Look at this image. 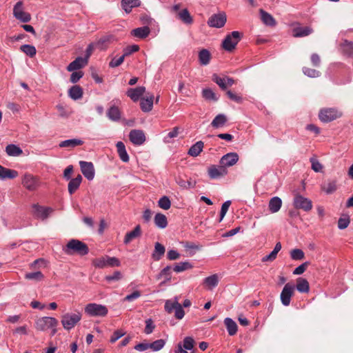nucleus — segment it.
<instances>
[{"mask_svg": "<svg viewBox=\"0 0 353 353\" xmlns=\"http://www.w3.org/2000/svg\"><path fill=\"white\" fill-rule=\"evenodd\" d=\"M310 265V263L309 261H306L297 268H296L294 271L293 274L295 275H300L302 274L307 268V267Z\"/></svg>", "mask_w": 353, "mask_h": 353, "instance_id": "obj_55", "label": "nucleus"}, {"mask_svg": "<svg viewBox=\"0 0 353 353\" xmlns=\"http://www.w3.org/2000/svg\"><path fill=\"white\" fill-rule=\"evenodd\" d=\"M155 225L161 229H164L168 225V220L165 215L162 213H157L154 219Z\"/></svg>", "mask_w": 353, "mask_h": 353, "instance_id": "obj_30", "label": "nucleus"}, {"mask_svg": "<svg viewBox=\"0 0 353 353\" xmlns=\"http://www.w3.org/2000/svg\"><path fill=\"white\" fill-rule=\"evenodd\" d=\"M241 34L238 31H233L228 34L222 42L223 48L228 51L232 52L235 49L237 43L240 41Z\"/></svg>", "mask_w": 353, "mask_h": 353, "instance_id": "obj_2", "label": "nucleus"}, {"mask_svg": "<svg viewBox=\"0 0 353 353\" xmlns=\"http://www.w3.org/2000/svg\"><path fill=\"white\" fill-rule=\"evenodd\" d=\"M88 63L87 59L82 57H77L75 60L72 61L67 67V70L70 72L74 71L82 68Z\"/></svg>", "mask_w": 353, "mask_h": 353, "instance_id": "obj_18", "label": "nucleus"}, {"mask_svg": "<svg viewBox=\"0 0 353 353\" xmlns=\"http://www.w3.org/2000/svg\"><path fill=\"white\" fill-rule=\"evenodd\" d=\"M82 176L78 174L74 179H72L68 183V192L70 195L74 194L75 191L79 188L82 181Z\"/></svg>", "mask_w": 353, "mask_h": 353, "instance_id": "obj_23", "label": "nucleus"}, {"mask_svg": "<svg viewBox=\"0 0 353 353\" xmlns=\"http://www.w3.org/2000/svg\"><path fill=\"white\" fill-rule=\"evenodd\" d=\"M15 18L23 23H27L31 20V15L28 12L23 11L19 13Z\"/></svg>", "mask_w": 353, "mask_h": 353, "instance_id": "obj_56", "label": "nucleus"}, {"mask_svg": "<svg viewBox=\"0 0 353 353\" xmlns=\"http://www.w3.org/2000/svg\"><path fill=\"white\" fill-rule=\"evenodd\" d=\"M145 92V88L139 86L136 88H130L127 91V96L129 97L133 101H137L141 97Z\"/></svg>", "mask_w": 353, "mask_h": 353, "instance_id": "obj_17", "label": "nucleus"}, {"mask_svg": "<svg viewBox=\"0 0 353 353\" xmlns=\"http://www.w3.org/2000/svg\"><path fill=\"white\" fill-rule=\"evenodd\" d=\"M199 60L201 65L209 64L211 60V54L207 49H202L199 52Z\"/></svg>", "mask_w": 353, "mask_h": 353, "instance_id": "obj_37", "label": "nucleus"}, {"mask_svg": "<svg viewBox=\"0 0 353 353\" xmlns=\"http://www.w3.org/2000/svg\"><path fill=\"white\" fill-rule=\"evenodd\" d=\"M293 205L296 209H301L305 212H309L312 209V202L299 193L294 195Z\"/></svg>", "mask_w": 353, "mask_h": 353, "instance_id": "obj_7", "label": "nucleus"}, {"mask_svg": "<svg viewBox=\"0 0 353 353\" xmlns=\"http://www.w3.org/2000/svg\"><path fill=\"white\" fill-rule=\"evenodd\" d=\"M107 116L110 120L117 121L121 118V112L118 107L112 105L108 109Z\"/></svg>", "mask_w": 353, "mask_h": 353, "instance_id": "obj_35", "label": "nucleus"}, {"mask_svg": "<svg viewBox=\"0 0 353 353\" xmlns=\"http://www.w3.org/2000/svg\"><path fill=\"white\" fill-rule=\"evenodd\" d=\"M58 324V321L53 317L44 316L35 321L34 327L37 330L45 331L49 328H53Z\"/></svg>", "mask_w": 353, "mask_h": 353, "instance_id": "obj_5", "label": "nucleus"}, {"mask_svg": "<svg viewBox=\"0 0 353 353\" xmlns=\"http://www.w3.org/2000/svg\"><path fill=\"white\" fill-rule=\"evenodd\" d=\"M32 208L34 210L33 214L34 215L38 218L41 219L43 220L46 219L50 213L53 212V209L50 207H43L39 205V204H33Z\"/></svg>", "mask_w": 353, "mask_h": 353, "instance_id": "obj_13", "label": "nucleus"}, {"mask_svg": "<svg viewBox=\"0 0 353 353\" xmlns=\"http://www.w3.org/2000/svg\"><path fill=\"white\" fill-rule=\"evenodd\" d=\"M260 13L261 20L265 25L272 26L276 24L274 19L270 14L268 13L262 9L260 10Z\"/></svg>", "mask_w": 353, "mask_h": 353, "instance_id": "obj_41", "label": "nucleus"}, {"mask_svg": "<svg viewBox=\"0 0 353 353\" xmlns=\"http://www.w3.org/2000/svg\"><path fill=\"white\" fill-rule=\"evenodd\" d=\"M20 50L30 57H33L37 53L36 48H34V46L31 45H22L20 47Z\"/></svg>", "mask_w": 353, "mask_h": 353, "instance_id": "obj_46", "label": "nucleus"}, {"mask_svg": "<svg viewBox=\"0 0 353 353\" xmlns=\"http://www.w3.org/2000/svg\"><path fill=\"white\" fill-rule=\"evenodd\" d=\"M63 251L68 255L78 254L83 256L89 252V249L85 243L78 239H71L63 248Z\"/></svg>", "mask_w": 353, "mask_h": 353, "instance_id": "obj_1", "label": "nucleus"}, {"mask_svg": "<svg viewBox=\"0 0 353 353\" xmlns=\"http://www.w3.org/2000/svg\"><path fill=\"white\" fill-rule=\"evenodd\" d=\"M150 32V30L148 26L137 28L131 31V34L139 39L146 38Z\"/></svg>", "mask_w": 353, "mask_h": 353, "instance_id": "obj_21", "label": "nucleus"}, {"mask_svg": "<svg viewBox=\"0 0 353 353\" xmlns=\"http://www.w3.org/2000/svg\"><path fill=\"white\" fill-rule=\"evenodd\" d=\"M125 334V332H123L121 330H117L114 332L112 336L110 338V343H115L118 339H119L121 337H122Z\"/></svg>", "mask_w": 353, "mask_h": 353, "instance_id": "obj_64", "label": "nucleus"}, {"mask_svg": "<svg viewBox=\"0 0 353 353\" xmlns=\"http://www.w3.org/2000/svg\"><path fill=\"white\" fill-rule=\"evenodd\" d=\"M79 165L84 176L88 180H92L94 177V168L92 163L81 161Z\"/></svg>", "mask_w": 353, "mask_h": 353, "instance_id": "obj_14", "label": "nucleus"}, {"mask_svg": "<svg viewBox=\"0 0 353 353\" xmlns=\"http://www.w3.org/2000/svg\"><path fill=\"white\" fill-rule=\"evenodd\" d=\"M341 52L347 57L353 56V43L345 40L340 46Z\"/></svg>", "mask_w": 353, "mask_h": 353, "instance_id": "obj_28", "label": "nucleus"}, {"mask_svg": "<svg viewBox=\"0 0 353 353\" xmlns=\"http://www.w3.org/2000/svg\"><path fill=\"white\" fill-rule=\"evenodd\" d=\"M303 73L310 77H317L320 75V72L310 68H304Z\"/></svg>", "mask_w": 353, "mask_h": 353, "instance_id": "obj_59", "label": "nucleus"}, {"mask_svg": "<svg viewBox=\"0 0 353 353\" xmlns=\"http://www.w3.org/2000/svg\"><path fill=\"white\" fill-rule=\"evenodd\" d=\"M224 323L226 326L229 335L234 336L236 334L238 327L236 323L232 319H225Z\"/></svg>", "mask_w": 353, "mask_h": 353, "instance_id": "obj_36", "label": "nucleus"}, {"mask_svg": "<svg viewBox=\"0 0 353 353\" xmlns=\"http://www.w3.org/2000/svg\"><path fill=\"white\" fill-rule=\"evenodd\" d=\"M125 56L123 54L118 59L113 58L109 63L110 68H116L121 65L124 61Z\"/></svg>", "mask_w": 353, "mask_h": 353, "instance_id": "obj_61", "label": "nucleus"}, {"mask_svg": "<svg viewBox=\"0 0 353 353\" xmlns=\"http://www.w3.org/2000/svg\"><path fill=\"white\" fill-rule=\"evenodd\" d=\"M194 340L190 336H186L183 339V347L185 350H190L194 347Z\"/></svg>", "mask_w": 353, "mask_h": 353, "instance_id": "obj_57", "label": "nucleus"}, {"mask_svg": "<svg viewBox=\"0 0 353 353\" xmlns=\"http://www.w3.org/2000/svg\"><path fill=\"white\" fill-rule=\"evenodd\" d=\"M6 152L10 157H19L23 154V150L14 144H9L6 147Z\"/></svg>", "mask_w": 353, "mask_h": 353, "instance_id": "obj_34", "label": "nucleus"}, {"mask_svg": "<svg viewBox=\"0 0 353 353\" xmlns=\"http://www.w3.org/2000/svg\"><path fill=\"white\" fill-rule=\"evenodd\" d=\"M296 288L299 292L305 293L309 292L310 285L305 279L299 277L296 279Z\"/></svg>", "mask_w": 353, "mask_h": 353, "instance_id": "obj_31", "label": "nucleus"}, {"mask_svg": "<svg viewBox=\"0 0 353 353\" xmlns=\"http://www.w3.org/2000/svg\"><path fill=\"white\" fill-rule=\"evenodd\" d=\"M212 81L215 82L222 90H225L227 88L226 79L225 77H221L214 74L212 76Z\"/></svg>", "mask_w": 353, "mask_h": 353, "instance_id": "obj_49", "label": "nucleus"}, {"mask_svg": "<svg viewBox=\"0 0 353 353\" xmlns=\"http://www.w3.org/2000/svg\"><path fill=\"white\" fill-rule=\"evenodd\" d=\"M22 185L28 190L34 191L39 186V179L29 173H26L22 178Z\"/></svg>", "mask_w": 353, "mask_h": 353, "instance_id": "obj_11", "label": "nucleus"}, {"mask_svg": "<svg viewBox=\"0 0 353 353\" xmlns=\"http://www.w3.org/2000/svg\"><path fill=\"white\" fill-rule=\"evenodd\" d=\"M155 328V325L153 323V321L151 319H148L145 321V327L144 330V332L146 334H151Z\"/></svg>", "mask_w": 353, "mask_h": 353, "instance_id": "obj_58", "label": "nucleus"}, {"mask_svg": "<svg viewBox=\"0 0 353 353\" xmlns=\"http://www.w3.org/2000/svg\"><path fill=\"white\" fill-rule=\"evenodd\" d=\"M17 176V171L4 168L0 165V179H14Z\"/></svg>", "mask_w": 353, "mask_h": 353, "instance_id": "obj_24", "label": "nucleus"}, {"mask_svg": "<svg viewBox=\"0 0 353 353\" xmlns=\"http://www.w3.org/2000/svg\"><path fill=\"white\" fill-rule=\"evenodd\" d=\"M130 141L137 145H142L145 141V136L143 130H132L129 134Z\"/></svg>", "mask_w": 353, "mask_h": 353, "instance_id": "obj_15", "label": "nucleus"}, {"mask_svg": "<svg viewBox=\"0 0 353 353\" xmlns=\"http://www.w3.org/2000/svg\"><path fill=\"white\" fill-rule=\"evenodd\" d=\"M85 312L90 316H105L108 312V308L103 305L89 303L85 307Z\"/></svg>", "mask_w": 353, "mask_h": 353, "instance_id": "obj_4", "label": "nucleus"}, {"mask_svg": "<svg viewBox=\"0 0 353 353\" xmlns=\"http://www.w3.org/2000/svg\"><path fill=\"white\" fill-rule=\"evenodd\" d=\"M227 21L225 12L212 14L208 21V25L210 27L220 28L224 26Z\"/></svg>", "mask_w": 353, "mask_h": 353, "instance_id": "obj_10", "label": "nucleus"}, {"mask_svg": "<svg viewBox=\"0 0 353 353\" xmlns=\"http://www.w3.org/2000/svg\"><path fill=\"white\" fill-rule=\"evenodd\" d=\"M81 319V314L79 312L69 314L67 313L62 316L61 323L65 330H70L74 327Z\"/></svg>", "mask_w": 353, "mask_h": 353, "instance_id": "obj_8", "label": "nucleus"}, {"mask_svg": "<svg viewBox=\"0 0 353 353\" xmlns=\"http://www.w3.org/2000/svg\"><path fill=\"white\" fill-rule=\"evenodd\" d=\"M202 94L207 100L217 101L215 93L211 89H204L202 92Z\"/></svg>", "mask_w": 353, "mask_h": 353, "instance_id": "obj_53", "label": "nucleus"}, {"mask_svg": "<svg viewBox=\"0 0 353 353\" xmlns=\"http://www.w3.org/2000/svg\"><path fill=\"white\" fill-rule=\"evenodd\" d=\"M290 257L295 261H301L305 259V254L301 249H293L290 251Z\"/></svg>", "mask_w": 353, "mask_h": 353, "instance_id": "obj_47", "label": "nucleus"}, {"mask_svg": "<svg viewBox=\"0 0 353 353\" xmlns=\"http://www.w3.org/2000/svg\"><path fill=\"white\" fill-rule=\"evenodd\" d=\"M94 267L98 268H104L107 266L119 267L121 265L120 261L116 257L105 256L100 258L94 259L92 261Z\"/></svg>", "mask_w": 353, "mask_h": 353, "instance_id": "obj_3", "label": "nucleus"}, {"mask_svg": "<svg viewBox=\"0 0 353 353\" xmlns=\"http://www.w3.org/2000/svg\"><path fill=\"white\" fill-rule=\"evenodd\" d=\"M154 96L152 94L146 98H141L140 106L142 111L148 112L153 107Z\"/></svg>", "mask_w": 353, "mask_h": 353, "instance_id": "obj_19", "label": "nucleus"}, {"mask_svg": "<svg viewBox=\"0 0 353 353\" xmlns=\"http://www.w3.org/2000/svg\"><path fill=\"white\" fill-rule=\"evenodd\" d=\"M228 119L223 114H219L215 117L211 123L213 128H219L223 127L227 122Z\"/></svg>", "mask_w": 353, "mask_h": 353, "instance_id": "obj_38", "label": "nucleus"}, {"mask_svg": "<svg viewBox=\"0 0 353 353\" xmlns=\"http://www.w3.org/2000/svg\"><path fill=\"white\" fill-rule=\"evenodd\" d=\"M228 173L224 165H212L208 169V174L211 179H216L225 176Z\"/></svg>", "mask_w": 353, "mask_h": 353, "instance_id": "obj_12", "label": "nucleus"}, {"mask_svg": "<svg viewBox=\"0 0 353 353\" xmlns=\"http://www.w3.org/2000/svg\"><path fill=\"white\" fill-rule=\"evenodd\" d=\"M192 265L188 261L176 263L173 268V270L176 272H181L188 269H191Z\"/></svg>", "mask_w": 353, "mask_h": 353, "instance_id": "obj_48", "label": "nucleus"}, {"mask_svg": "<svg viewBox=\"0 0 353 353\" xmlns=\"http://www.w3.org/2000/svg\"><path fill=\"white\" fill-rule=\"evenodd\" d=\"M321 189L327 194H332L336 190V183L335 181H327L323 183Z\"/></svg>", "mask_w": 353, "mask_h": 353, "instance_id": "obj_44", "label": "nucleus"}, {"mask_svg": "<svg viewBox=\"0 0 353 353\" xmlns=\"http://www.w3.org/2000/svg\"><path fill=\"white\" fill-rule=\"evenodd\" d=\"M282 201L278 196H274L270 200L269 210L272 213L277 212L281 208Z\"/></svg>", "mask_w": 353, "mask_h": 353, "instance_id": "obj_29", "label": "nucleus"}, {"mask_svg": "<svg viewBox=\"0 0 353 353\" xmlns=\"http://www.w3.org/2000/svg\"><path fill=\"white\" fill-rule=\"evenodd\" d=\"M341 116V113L336 108H323L319 114V119L324 123L330 122Z\"/></svg>", "mask_w": 353, "mask_h": 353, "instance_id": "obj_6", "label": "nucleus"}, {"mask_svg": "<svg viewBox=\"0 0 353 353\" xmlns=\"http://www.w3.org/2000/svg\"><path fill=\"white\" fill-rule=\"evenodd\" d=\"M165 252V247L160 243H156L154 245V251L152 254V258L155 261H159L161 258L164 255Z\"/></svg>", "mask_w": 353, "mask_h": 353, "instance_id": "obj_39", "label": "nucleus"}, {"mask_svg": "<svg viewBox=\"0 0 353 353\" xmlns=\"http://www.w3.org/2000/svg\"><path fill=\"white\" fill-rule=\"evenodd\" d=\"M350 223V219L348 216L345 217H341L338 221V228L341 230H344L347 228Z\"/></svg>", "mask_w": 353, "mask_h": 353, "instance_id": "obj_54", "label": "nucleus"}, {"mask_svg": "<svg viewBox=\"0 0 353 353\" xmlns=\"http://www.w3.org/2000/svg\"><path fill=\"white\" fill-rule=\"evenodd\" d=\"M117 152L122 161L128 162L129 156L126 152L125 145L123 142L119 141L117 145Z\"/></svg>", "mask_w": 353, "mask_h": 353, "instance_id": "obj_33", "label": "nucleus"}, {"mask_svg": "<svg viewBox=\"0 0 353 353\" xmlns=\"http://www.w3.org/2000/svg\"><path fill=\"white\" fill-rule=\"evenodd\" d=\"M178 301H171L170 300H168L166 302H165V310L168 312V313H172V312H174V310H175L176 307L175 306V304H178Z\"/></svg>", "mask_w": 353, "mask_h": 353, "instance_id": "obj_62", "label": "nucleus"}, {"mask_svg": "<svg viewBox=\"0 0 353 353\" xmlns=\"http://www.w3.org/2000/svg\"><path fill=\"white\" fill-rule=\"evenodd\" d=\"M141 6L140 0H122L121 6L126 13H130L133 8Z\"/></svg>", "mask_w": 353, "mask_h": 353, "instance_id": "obj_22", "label": "nucleus"}, {"mask_svg": "<svg viewBox=\"0 0 353 353\" xmlns=\"http://www.w3.org/2000/svg\"><path fill=\"white\" fill-rule=\"evenodd\" d=\"M141 235V228L140 225H137L132 231L128 232L125 234L124 240H123V243L125 244H128L133 239L140 236Z\"/></svg>", "mask_w": 353, "mask_h": 353, "instance_id": "obj_20", "label": "nucleus"}, {"mask_svg": "<svg viewBox=\"0 0 353 353\" xmlns=\"http://www.w3.org/2000/svg\"><path fill=\"white\" fill-rule=\"evenodd\" d=\"M312 32V29L308 26L296 27L293 29V36L294 37H306L310 34Z\"/></svg>", "mask_w": 353, "mask_h": 353, "instance_id": "obj_25", "label": "nucleus"}, {"mask_svg": "<svg viewBox=\"0 0 353 353\" xmlns=\"http://www.w3.org/2000/svg\"><path fill=\"white\" fill-rule=\"evenodd\" d=\"M239 161V155L236 152H230L225 155H223L221 160L220 164L225 166V168L227 167H230L235 165Z\"/></svg>", "mask_w": 353, "mask_h": 353, "instance_id": "obj_16", "label": "nucleus"}, {"mask_svg": "<svg viewBox=\"0 0 353 353\" xmlns=\"http://www.w3.org/2000/svg\"><path fill=\"white\" fill-rule=\"evenodd\" d=\"M179 19H181L185 24H192L193 22V19L191 17L188 9L185 8L181 10L178 13Z\"/></svg>", "mask_w": 353, "mask_h": 353, "instance_id": "obj_42", "label": "nucleus"}, {"mask_svg": "<svg viewBox=\"0 0 353 353\" xmlns=\"http://www.w3.org/2000/svg\"><path fill=\"white\" fill-rule=\"evenodd\" d=\"M68 94L71 99L77 100L82 97L83 90L79 85H74L69 90Z\"/></svg>", "mask_w": 353, "mask_h": 353, "instance_id": "obj_40", "label": "nucleus"}, {"mask_svg": "<svg viewBox=\"0 0 353 353\" xmlns=\"http://www.w3.org/2000/svg\"><path fill=\"white\" fill-rule=\"evenodd\" d=\"M165 341L164 339H158L152 343H150L149 346H150V349L153 351H159L161 350L165 345Z\"/></svg>", "mask_w": 353, "mask_h": 353, "instance_id": "obj_50", "label": "nucleus"}, {"mask_svg": "<svg viewBox=\"0 0 353 353\" xmlns=\"http://www.w3.org/2000/svg\"><path fill=\"white\" fill-rule=\"evenodd\" d=\"M203 146V142L201 141H197L195 144L191 146L188 154L191 157H196L202 152Z\"/></svg>", "mask_w": 353, "mask_h": 353, "instance_id": "obj_32", "label": "nucleus"}, {"mask_svg": "<svg viewBox=\"0 0 353 353\" xmlns=\"http://www.w3.org/2000/svg\"><path fill=\"white\" fill-rule=\"evenodd\" d=\"M44 276L41 272L38 271L35 272H30L26 273L25 275V278L28 280H35V281H41L43 279Z\"/></svg>", "mask_w": 353, "mask_h": 353, "instance_id": "obj_52", "label": "nucleus"}, {"mask_svg": "<svg viewBox=\"0 0 353 353\" xmlns=\"http://www.w3.org/2000/svg\"><path fill=\"white\" fill-rule=\"evenodd\" d=\"M158 205L163 210H168L171 206L170 200L168 196H163L159 200Z\"/></svg>", "mask_w": 353, "mask_h": 353, "instance_id": "obj_51", "label": "nucleus"}, {"mask_svg": "<svg viewBox=\"0 0 353 353\" xmlns=\"http://www.w3.org/2000/svg\"><path fill=\"white\" fill-rule=\"evenodd\" d=\"M176 308L174 311V316L177 319H181L184 316L185 312L180 303L175 304Z\"/></svg>", "mask_w": 353, "mask_h": 353, "instance_id": "obj_60", "label": "nucleus"}, {"mask_svg": "<svg viewBox=\"0 0 353 353\" xmlns=\"http://www.w3.org/2000/svg\"><path fill=\"white\" fill-rule=\"evenodd\" d=\"M294 285L290 283L285 285L280 295L281 301L283 305L288 306L290 305L291 298L294 293Z\"/></svg>", "mask_w": 353, "mask_h": 353, "instance_id": "obj_9", "label": "nucleus"}, {"mask_svg": "<svg viewBox=\"0 0 353 353\" xmlns=\"http://www.w3.org/2000/svg\"><path fill=\"white\" fill-rule=\"evenodd\" d=\"M139 50V47L137 45H132L128 46L124 49L123 55L125 57L130 55L132 53L137 52Z\"/></svg>", "mask_w": 353, "mask_h": 353, "instance_id": "obj_63", "label": "nucleus"}, {"mask_svg": "<svg viewBox=\"0 0 353 353\" xmlns=\"http://www.w3.org/2000/svg\"><path fill=\"white\" fill-rule=\"evenodd\" d=\"M172 268L170 265L166 266L164 268L160 273L157 276V279H161L163 278L165 279V282L169 281L171 280L172 278Z\"/></svg>", "mask_w": 353, "mask_h": 353, "instance_id": "obj_45", "label": "nucleus"}, {"mask_svg": "<svg viewBox=\"0 0 353 353\" xmlns=\"http://www.w3.org/2000/svg\"><path fill=\"white\" fill-rule=\"evenodd\" d=\"M83 141L78 139H68L60 142L59 146L60 148H75L79 145H82Z\"/></svg>", "mask_w": 353, "mask_h": 353, "instance_id": "obj_27", "label": "nucleus"}, {"mask_svg": "<svg viewBox=\"0 0 353 353\" xmlns=\"http://www.w3.org/2000/svg\"><path fill=\"white\" fill-rule=\"evenodd\" d=\"M219 283L218 276L213 274L208 277H206L203 281V284L205 285L209 289L212 290L215 288Z\"/></svg>", "mask_w": 353, "mask_h": 353, "instance_id": "obj_43", "label": "nucleus"}, {"mask_svg": "<svg viewBox=\"0 0 353 353\" xmlns=\"http://www.w3.org/2000/svg\"><path fill=\"white\" fill-rule=\"evenodd\" d=\"M114 40V37L112 35L103 37L97 43V48L101 50H104L108 48V46L113 42Z\"/></svg>", "mask_w": 353, "mask_h": 353, "instance_id": "obj_26", "label": "nucleus"}]
</instances>
